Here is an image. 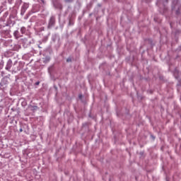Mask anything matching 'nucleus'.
<instances>
[{
  "instance_id": "f257e3e1",
  "label": "nucleus",
  "mask_w": 181,
  "mask_h": 181,
  "mask_svg": "<svg viewBox=\"0 0 181 181\" xmlns=\"http://www.w3.org/2000/svg\"><path fill=\"white\" fill-rule=\"evenodd\" d=\"M28 8H29V4L24 3L23 5L21 7V15H25V13L28 10Z\"/></svg>"
},
{
  "instance_id": "f03ea898",
  "label": "nucleus",
  "mask_w": 181,
  "mask_h": 181,
  "mask_svg": "<svg viewBox=\"0 0 181 181\" xmlns=\"http://www.w3.org/2000/svg\"><path fill=\"white\" fill-rule=\"evenodd\" d=\"M56 22V19L54 18V17H51L49 24H48V28H50L52 26L54 25V23Z\"/></svg>"
},
{
  "instance_id": "7ed1b4c3",
  "label": "nucleus",
  "mask_w": 181,
  "mask_h": 181,
  "mask_svg": "<svg viewBox=\"0 0 181 181\" xmlns=\"http://www.w3.org/2000/svg\"><path fill=\"white\" fill-rule=\"evenodd\" d=\"M14 36H15V37H16L17 39L19 38V31L16 30V31L14 32Z\"/></svg>"
},
{
  "instance_id": "20e7f679",
  "label": "nucleus",
  "mask_w": 181,
  "mask_h": 181,
  "mask_svg": "<svg viewBox=\"0 0 181 181\" xmlns=\"http://www.w3.org/2000/svg\"><path fill=\"white\" fill-rule=\"evenodd\" d=\"M21 33L23 35V33H25L26 32V28L22 27V28H21Z\"/></svg>"
},
{
  "instance_id": "39448f33",
  "label": "nucleus",
  "mask_w": 181,
  "mask_h": 181,
  "mask_svg": "<svg viewBox=\"0 0 181 181\" xmlns=\"http://www.w3.org/2000/svg\"><path fill=\"white\" fill-rule=\"evenodd\" d=\"M6 70H11V65L10 64H7V66H6Z\"/></svg>"
},
{
  "instance_id": "423d86ee",
  "label": "nucleus",
  "mask_w": 181,
  "mask_h": 181,
  "mask_svg": "<svg viewBox=\"0 0 181 181\" xmlns=\"http://www.w3.org/2000/svg\"><path fill=\"white\" fill-rule=\"evenodd\" d=\"M71 62V58H67L66 62Z\"/></svg>"
},
{
  "instance_id": "0eeeda50",
  "label": "nucleus",
  "mask_w": 181,
  "mask_h": 181,
  "mask_svg": "<svg viewBox=\"0 0 181 181\" xmlns=\"http://www.w3.org/2000/svg\"><path fill=\"white\" fill-rule=\"evenodd\" d=\"M73 24H74V23L71 21V20H69V25H71Z\"/></svg>"
},
{
  "instance_id": "6e6552de",
  "label": "nucleus",
  "mask_w": 181,
  "mask_h": 181,
  "mask_svg": "<svg viewBox=\"0 0 181 181\" xmlns=\"http://www.w3.org/2000/svg\"><path fill=\"white\" fill-rule=\"evenodd\" d=\"M40 82L35 83L36 86H39Z\"/></svg>"
},
{
  "instance_id": "1a4fd4ad",
  "label": "nucleus",
  "mask_w": 181,
  "mask_h": 181,
  "mask_svg": "<svg viewBox=\"0 0 181 181\" xmlns=\"http://www.w3.org/2000/svg\"><path fill=\"white\" fill-rule=\"evenodd\" d=\"M23 132V129H20V132Z\"/></svg>"
},
{
  "instance_id": "9d476101",
  "label": "nucleus",
  "mask_w": 181,
  "mask_h": 181,
  "mask_svg": "<svg viewBox=\"0 0 181 181\" xmlns=\"http://www.w3.org/2000/svg\"><path fill=\"white\" fill-rule=\"evenodd\" d=\"M48 72L50 73V68H48Z\"/></svg>"
},
{
  "instance_id": "9b49d317",
  "label": "nucleus",
  "mask_w": 181,
  "mask_h": 181,
  "mask_svg": "<svg viewBox=\"0 0 181 181\" xmlns=\"http://www.w3.org/2000/svg\"><path fill=\"white\" fill-rule=\"evenodd\" d=\"M81 97H82L81 95L79 96L80 98H81Z\"/></svg>"
}]
</instances>
